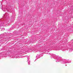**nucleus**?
I'll return each mask as SVG.
<instances>
[{
    "instance_id": "obj_1",
    "label": "nucleus",
    "mask_w": 73,
    "mask_h": 73,
    "mask_svg": "<svg viewBox=\"0 0 73 73\" xmlns=\"http://www.w3.org/2000/svg\"><path fill=\"white\" fill-rule=\"evenodd\" d=\"M61 62L62 64H66L67 63H70V62H69V60H66L65 59H62L61 61Z\"/></svg>"
},
{
    "instance_id": "obj_2",
    "label": "nucleus",
    "mask_w": 73,
    "mask_h": 73,
    "mask_svg": "<svg viewBox=\"0 0 73 73\" xmlns=\"http://www.w3.org/2000/svg\"><path fill=\"white\" fill-rule=\"evenodd\" d=\"M56 58L57 61L56 62H59V61H60V60L61 59V57L59 56H56Z\"/></svg>"
},
{
    "instance_id": "obj_3",
    "label": "nucleus",
    "mask_w": 73,
    "mask_h": 73,
    "mask_svg": "<svg viewBox=\"0 0 73 73\" xmlns=\"http://www.w3.org/2000/svg\"><path fill=\"white\" fill-rule=\"evenodd\" d=\"M1 23L2 24H3V27H4V26H5V25L6 27V25H8V24H7V23H5V22H1Z\"/></svg>"
},
{
    "instance_id": "obj_4",
    "label": "nucleus",
    "mask_w": 73,
    "mask_h": 73,
    "mask_svg": "<svg viewBox=\"0 0 73 73\" xmlns=\"http://www.w3.org/2000/svg\"><path fill=\"white\" fill-rule=\"evenodd\" d=\"M27 60H28V62L29 65L30 64V62H30V61H29V56H28L27 58Z\"/></svg>"
},
{
    "instance_id": "obj_5",
    "label": "nucleus",
    "mask_w": 73,
    "mask_h": 73,
    "mask_svg": "<svg viewBox=\"0 0 73 73\" xmlns=\"http://www.w3.org/2000/svg\"><path fill=\"white\" fill-rule=\"evenodd\" d=\"M50 55H51V57H52V58H54V57H56L54 56V55H53L52 54H50Z\"/></svg>"
},
{
    "instance_id": "obj_6",
    "label": "nucleus",
    "mask_w": 73,
    "mask_h": 73,
    "mask_svg": "<svg viewBox=\"0 0 73 73\" xmlns=\"http://www.w3.org/2000/svg\"><path fill=\"white\" fill-rule=\"evenodd\" d=\"M2 10L4 12H5L6 11H7V8H3L2 9Z\"/></svg>"
},
{
    "instance_id": "obj_7",
    "label": "nucleus",
    "mask_w": 73,
    "mask_h": 73,
    "mask_svg": "<svg viewBox=\"0 0 73 73\" xmlns=\"http://www.w3.org/2000/svg\"><path fill=\"white\" fill-rule=\"evenodd\" d=\"M7 13H6V14H5L4 15V17H7V18H8V16H7Z\"/></svg>"
},
{
    "instance_id": "obj_8",
    "label": "nucleus",
    "mask_w": 73,
    "mask_h": 73,
    "mask_svg": "<svg viewBox=\"0 0 73 73\" xmlns=\"http://www.w3.org/2000/svg\"><path fill=\"white\" fill-rule=\"evenodd\" d=\"M40 57V55H37V56H36V60L37 59V58H39L38 57Z\"/></svg>"
},
{
    "instance_id": "obj_9",
    "label": "nucleus",
    "mask_w": 73,
    "mask_h": 73,
    "mask_svg": "<svg viewBox=\"0 0 73 73\" xmlns=\"http://www.w3.org/2000/svg\"><path fill=\"white\" fill-rule=\"evenodd\" d=\"M71 50H72V51H73V48H72V49H70V51H71Z\"/></svg>"
},
{
    "instance_id": "obj_10",
    "label": "nucleus",
    "mask_w": 73,
    "mask_h": 73,
    "mask_svg": "<svg viewBox=\"0 0 73 73\" xmlns=\"http://www.w3.org/2000/svg\"><path fill=\"white\" fill-rule=\"evenodd\" d=\"M3 37H1L0 38V40H3Z\"/></svg>"
},
{
    "instance_id": "obj_11",
    "label": "nucleus",
    "mask_w": 73,
    "mask_h": 73,
    "mask_svg": "<svg viewBox=\"0 0 73 73\" xmlns=\"http://www.w3.org/2000/svg\"><path fill=\"white\" fill-rule=\"evenodd\" d=\"M1 3H0V9L1 8Z\"/></svg>"
},
{
    "instance_id": "obj_12",
    "label": "nucleus",
    "mask_w": 73,
    "mask_h": 73,
    "mask_svg": "<svg viewBox=\"0 0 73 73\" xmlns=\"http://www.w3.org/2000/svg\"><path fill=\"white\" fill-rule=\"evenodd\" d=\"M71 42H73V40H71Z\"/></svg>"
},
{
    "instance_id": "obj_13",
    "label": "nucleus",
    "mask_w": 73,
    "mask_h": 73,
    "mask_svg": "<svg viewBox=\"0 0 73 73\" xmlns=\"http://www.w3.org/2000/svg\"><path fill=\"white\" fill-rule=\"evenodd\" d=\"M2 21L0 19V23H1Z\"/></svg>"
},
{
    "instance_id": "obj_14",
    "label": "nucleus",
    "mask_w": 73,
    "mask_h": 73,
    "mask_svg": "<svg viewBox=\"0 0 73 73\" xmlns=\"http://www.w3.org/2000/svg\"><path fill=\"white\" fill-rule=\"evenodd\" d=\"M41 52H43V51H40Z\"/></svg>"
},
{
    "instance_id": "obj_15",
    "label": "nucleus",
    "mask_w": 73,
    "mask_h": 73,
    "mask_svg": "<svg viewBox=\"0 0 73 73\" xmlns=\"http://www.w3.org/2000/svg\"><path fill=\"white\" fill-rule=\"evenodd\" d=\"M66 65V66L67 65Z\"/></svg>"
},
{
    "instance_id": "obj_16",
    "label": "nucleus",
    "mask_w": 73,
    "mask_h": 73,
    "mask_svg": "<svg viewBox=\"0 0 73 73\" xmlns=\"http://www.w3.org/2000/svg\"><path fill=\"white\" fill-rule=\"evenodd\" d=\"M1 25V24H0V25Z\"/></svg>"
},
{
    "instance_id": "obj_17",
    "label": "nucleus",
    "mask_w": 73,
    "mask_h": 73,
    "mask_svg": "<svg viewBox=\"0 0 73 73\" xmlns=\"http://www.w3.org/2000/svg\"><path fill=\"white\" fill-rule=\"evenodd\" d=\"M7 15H8V14H7Z\"/></svg>"
},
{
    "instance_id": "obj_18",
    "label": "nucleus",
    "mask_w": 73,
    "mask_h": 73,
    "mask_svg": "<svg viewBox=\"0 0 73 73\" xmlns=\"http://www.w3.org/2000/svg\"><path fill=\"white\" fill-rule=\"evenodd\" d=\"M0 26H1L0 25Z\"/></svg>"
}]
</instances>
